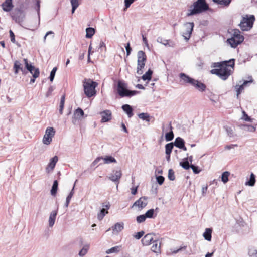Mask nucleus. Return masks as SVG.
Here are the masks:
<instances>
[{
	"label": "nucleus",
	"mask_w": 257,
	"mask_h": 257,
	"mask_svg": "<svg viewBox=\"0 0 257 257\" xmlns=\"http://www.w3.org/2000/svg\"><path fill=\"white\" fill-rule=\"evenodd\" d=\"M239 127L243 131L254 132L256 130V127L251 125L248 124H240Z\"/></svg>",
	"instance_id": "obj_28"
},
{
	"label": "nucleus",
	"mask_w": 257,
	"mask_h": 257,
	"mask_svg": "<svg viewBox=\"0 0 257 257\" xmlns=\"http://www.w3.org/2000/svg\"><path fill=\"white\" fill-rule=\"evenodd\" d=\"M124 228V224L122 222L116 223L112 227V230L117 232H120Z\"/></svg>",
	"instance_id": "obj_36"
},
{
	"label": "nucleus",
	"mask_w": 257,
	"mask_h": 257,
	"mask_svg": "<svg viewBox=\"0 0 257 257\" xmlns=\"http://www.w3.org/2000/svg\"><path fill=\"white\" fill-rule=\"evenodd\" d=\"M122 109L126 113L128 117L130 118L133 115V108L130 105L124 104L122 105Z\"/></svg>",
	"instance_id": "obj_30"
},
{
	"label": "nucleus",
	"mask_w": 257,
	"mask_h": 257,
	"mask_svg": "<svg viewBox=\"0 0 257 257\" xmlns=\"http://www.w3.org/2000/svg\"><path fill=\"white\" fill-rule=\"evenodd\" d=\"M230 37L228 38L226 43L232 48H236L244 40V37L238 29H232L229 32Z\"/></svg>",
	"instance_id": "obj_3"
},
{
	"label": "nucleus",
	"mask_w": 257,
	"mask_h": 257,
	"mask_svg": "<svg viewBox=\"0 0 257 257\" xmlns=\"http://www.w3.org/2000/svg\"><path fill=\"white\" fill-rule=\"evenodd\" d=\"M168 177V179L171 181H173L175 179L174 172L173 170L171 169L169 170Z\"/></svg>",
	"instance_id": "obj_48"
},
{
	"label": "nucleus",
	"mask_w": 257,
	"mask_h": 257,
	"mask_svg": "<svg viewBox=\"0 0 257 257\" xmlns=\"http://www.w3.org/2000/svg\"><path fill=\"white\" fill-rule=\"evenodd\" d=\"M254 20L253 15H251L249 17L246 16V17L242 18L239 25L242 31H248L252 28Z\"/></svg>",
	"instance_id": "obj_7"
},
{
	"label": "nucleus",
	"mask_w": 257,
	"mask_h": 257,
	"mask_svg": "<svg viewBox=\"0 0 257 257\" xmlns=\"http://www.w3.org/2000/svg\"><path fill=\"white\" fill-rule=\"evenodd\" d=\"M138 117H139V118H140L143 120H146L147 122H149L150 120V116L147 113H140L138 115Z\"/></svg>",
	"instance_id": "obj_43"
},
{
	"label": "nucleus",
	"mask_w": 257,
	"mask_h": 257,
	"mask_svg": "<svg viewBox=\"0 0 257 257\" xmlns=\"http://www.w3.org/2000/svg\"><path fill=\"white\" fill-rule=\"evenodd\" d=\"M146 219V217H145V215H141L139 216H138L136 218V221L138 223H141L142 222H144Z\"/></svg>",
	"instance_id": "obj_47"
},
{
	"label": "nucleus",
	"mask_w": 257,
	"mask_h": 257,
	"mask_svg": "<svg viewBox=\"0 0 257 257\" xmlns=\"http://www.w3.org/2000/svg\"><path fill=\"white\" fill-rule=\"evenodd\" d=\"M192 86H194L196 89L200 91H204L206 89V85L197 80H194Z\"/></svg>",
	"instance_id": "obj_23"
},
{
	"label": "nucleus",
	"mask_w": 257,
	"mask_h": 257,
	"mask_svg": "<svg viewBox=\"0 0 257 257\" xmlns=\"http://www.w3.org/2000/svg\"><path fill=\"white\" fill-rule=\"evenodd\" d=\"M252 80L251 79L249 81H244L241 85H236L235 86V89L237 92V97H238L239 95L241 93L242 91L244 89V86H245L247 83L252 82Z\"/></svg>",
	"instance_id": "obj_26"
},
{
	"label": "nucleus",
	"mask_w": 257,
	"mask_h": 257,
	"mask_svg": "<svg viewBox=\"0 0 257 257\" xmlns=\"http://www.w3.org/2000/svg\"><path fill=\"white\" fill-rule=\"evenodd\" d=\"M145 232L144 231H141L136 233L135 234L133 235V236L136 239H140L144 234Z\"/></svg>",
	"instance_id": "obj_52"
},
{
	"label": "nucleus",
	"mask_w": 257,
	"mask_h": 257,
	"mask_svg": "<svg viewBox=\"0 0 257 257\" xmlns=\"http://www.w3.org/2000/svg\"><path fill=\"white\" fill-rule=\"evenodd\" d=\"M9 33H10V38H11V41L13 43H15L16 40H15V35H14V33L13 32V31L11 30H10L9 31Z\"/></svg>",
	"instance_id": "obj_58"
},
{
	"label": "nucleus",
	"mask_w": 257,
	"mask_h": 257,
	"mask_svg": "<svg viewBox=\"0 0 257 257\" xmlns=\"http://www.w3.org/2000/svg\"><path fill=\"white\" fill-rule=\"evenodd\" d=\"M55 131L52 127L47 128L45 134L43 138V143L45 145H49L52 141V138L54 136Z\"/></svg>",
	"instance_id": "obj_11"
},
{
	"label": "nucleus",
	"mask_w": 257,
	"mask_h": 257,
	"mask_svg": "<svg viewBox=\"0 0 257 257\" xmlns=\"http://www.w3.org/2000/svg\"><path fill=\"white\" fill-rule=\"evenodd\" d=\"M70 2L72 5V13L73 14L75 10L79 6L78 0H70Z\"/></svg>",
	"instance_id": "obj_44"
},
{
	"label": "nucleus",
	"mask_w": 257,
	"mask_h": 257,
	"mask_svg": "<svg viewBox=\"0 0 257 257\" xmlns=\"http://www.w3.org/2000/svg\"><path fill=\"white\" fill-rule=\"evenodd\" d=\"M2 7L3 8V10L4 11H6V12L10 11L13 7V5L12 4V0H5V2H4L2 4Z\"/></svg>",
	"instance_id": "obj_24"
},
{
	"label": "nucleus",
	"mask_w": 257,
	"mask_h": 257,
	"mask_svg": "<svg viewBox=\"0 0 257 257\" xmlns=\"http://www.w3.org/2000/svg\"><path fill=\"white\" fill-rule=\"evenodd\" d=\"M190 168L192 169L193 170V172L195 173V174H198L200 173V170L199 169L198 167V166H196L194 165H190Z\"/></svg>",
	"instance_id": "obj_53"
},
{
	"label": "nucleus",
	"mask_w": 257,
	"mask_h": 257,
	"mask_svg": "<svg viewBox=\"0 0 257 257\" xmlns=\"http://www.w3.org/2000/svg\"><path fill=\"white\" fill-rule=\"evenodd\" d=\"M173 144L174 146L180 149L185 144V141L183 139L178 137L176 138Z\"/></svg>",
	"instance_id": "obj_32"
},
{
	"label": "nucleus",
	"mask_w": 257,
	"mask_h": 257,
	"mask_svg": "<svg viewBox=\"0 0 257 257\" xmlns=\"http://www.w3.org/2000/svg\"><path fill=\"white\" fill-rule=\"evenodd\" d=\"M194 26V24L193 22H188L184 24L183 26L184 31L182 32V36L186 41H188L190 39Z\"/></svg>",
	"instance_id": "obj_10"
},
{
	"label": "nucleus",
	"mask_w": 257,
	"mask_h": 257,
	"mask_svg": "<svg viewBox=\"0 0 257 257\" xmlns=\"http://www.w3.org/2000/svg\"><path fill=\"white\" fill-rule=\"evenodd\" d=\"M212 230L211 228H206L205 232L203 233V236L204 239L207 241H211L212 238Z\"/></svg>",
	"instance_id": "obj_31"
},
{
	"label": "nucleus",
	"mask_w": 257,
	"mask_h": 257,
	"mask_svg": "<svg viewBox=\"0 0 257 257\" xmlns=\"http://www.w3.org/2000/svg\"><path fill=\"white\" fill-rule=\"evenodd\" d=\"M56 71H57V67H54L50 73L49 78H50V80L51 82H52L54 80Z\"/></svg>",
	"instance_id": "obj_50"
},
{
	"label": "nucleus",
	"mask_w": 257,
	"mask_h": 257,
	"mask_svg": "<svg viewBox=\"0 0 257 257\" xmlns=\"http://www.w3.org/2000/svg\"><path fill=\"white\" fill-rule=\"evenodd\" d=\"M53 91V87H52V86L50 87L49 88L48 91H47V93L46 94V97H48L51 94Z\"/></svg>",
	"instance_id": "obj_61"
},
{
	"label": "nucleus",
	"mask_w": 257,
	"mask_h": 257,
	"mask_svg": "<svg viewBox=\"0 0 257 257\" xmlns=\"http://www.w3.org/2000/svg\"><path fill=\"white\" fill-rule=\"evenodd\" d=\"M119 251V247L118 246H116L112 247L110 249L107 250L106 252L107 254H109V253H114V252H117Z\"/></svg>",
	"instance_id": "obj_49"
},
{
	"label": "nucleus",
	"mask_w": 257,
	"mask_h": 257,
	"mask_svg": "<svg viewBox=\"0 0 257 257\" xmlns=\"http://www.w3.org/2000/svg\"><path fill=\"white\" fill-rule=\"evenodd\" d=\"M249 255L250 256H255V257H257V251L254 250H250L249 251Z\"/></svg>",
	"instance_id": "obj_64"
},
{
	"label": "nucleus",
	"mask_w": 257,
	"mask_h": 257,
	"mask_svg": "<svg viewBox=\"0 0 257 257\" xmlns=\"http://www.w3.org/2000/svg\"><path fill=\"white\" fill-rule=\"evenodd\" d=\"M122 176V172L120 170H113L112 172L110 174L107 178L113 182L117 183V187H118V184L119 183V180Z\"/></svg>",
	"instance_id": "obj_13"
},
{
	"label": "nucleus",
	"mask_w": 257,
	"mask_h": 257,
	"mask_svg": "<svg viewBox=\"0 0 257 257\" xmlns=\"http://www.w3.org/2000/svg\"><path fill=\"white\" fill-rule=\"evenodd\" d=\"M58 181L57 180H55L53 182V185H52V188L51 190V194L52 195H53V196L56 195V194L57 193V189H58Z\"/></svg>",
	"instance_id": "obj_38"
},
{
	"label": "nucleus",
	"mask_w": 257,
	"mask_h": 257,
	"mask_svg": "<svg viewBox=\"0 0 257 257\" xmlns=\"http://www.w3.org/2000/svg\"><path fill=\"white\" fill-rule=\"evenodd\" d=\"M147 200V197H142L140 198L133 204L132 207H138L140 210L142 209L147 205L148 203Z\"/></svg>",
	"instance_id": "obj_15"
},
{
	"label": "nucleus",
	"mask_w": 257,
	"mask_h": 257,
	"mask_svg": "<svg viewBox=\"0 0 257 257\" xmlns=\"http://www.w3.org/2000/svg\"><path fill=\"white\" fill-rule=\"evenodd\" d=\"M174 147L173 143H168L165 145V153L166 155H170Z\"/></svg>",
	"instance_id": "obj_39"
},
{
	"label": "nucleus",
	"mask_w": 257,
	"mask_h": 257,
	"mask_svg": "<svg viewBox=\"0 0 257 257\" xmlns=\"http://www.w3.org/2000/svg\"><path fill=\"white\" fill-rule=\"evenodd\" d=\"M26 70L32 75L33 77L37 78L39 76L40 71L38 68H35L31 63H29L27 59H24Z\"/></svg>",
	"instance_id": "obj_8"
},
{
	"label": "nucleus",
	"mask_w": 257,
	"mask_h": 257,
	"mask_svg": "<svg viewBox=\"0 0 257 257\" xmlns=\"http://www.w3.org/2000/svg\"><path fill=\"white\" fill-rule=\"evenodd\" d=\"M86 37L87 38H91L95 33V30L94 28L91 27H89L86 28Z\"/></svg>",
	"instance_id": "obj_40"
},
{
	"label": "nucleus",
	"mask_w": 257,
	"mask_h": 257,
	"mask_svg": "<svg viewBox=\"0 0 257 257\" xmlns=\"http://www.w3.org/2000/svg\"><path fill=\"white\" fill-rule=\"evenodd\" d=\"M101 160H102V157H98L92 162V165L94 166L97 164Z\"/></svg>",
	"instance_id": "obj_59"
},
{
	"label": "nucleus",
	"mask_w": 257,
	"mask_h": 257,
	"mask_svg": "<svg viewBox=\"0 0 257 257\" xmlns=\"http://www.w3.org/2000/svg\"><path fill=\"white\" fill-rule=\"evenodd\" d=\"M153 71L151 69H149L148 71L142 76V79L145 80H150L151 79Z\"/></svg>",
	"instance_id": "obj_41"
},
{
	"label": "nucleus",
	"mask_w": 257,
	"mask_h": 257,
	"mask_svg": "<svg viewBox=\"0 0 257 257\" xmlns=\"http://www.w3.org/2000/svg\"><path fill=\"white\" fill-rule=\"evenodd\" d=\"M212 1L221 7H227L231 2V0H212Z\"/></svg>",
	"instance_id": "obj_34"
},
{
	"label": "nucleus",
	"mask_w": 257,
	"mask_h": 257,
	"mask_svg": "<svg viewBox=\"0 0 257 257\" xmlns=\"http://www.w3.org/2000/svg\"><path fill=\"white\" fill-rule=\"evenodd\" d=\"M155 234L153 233H148L145 235L141 240L144 246H148L155 240Z\"/></svg>",
	"instance_id": "obj_14"
},
{
	"label": "nucleus",
	"mask_w": 257,
	"mask_h": 257,
	"mask_svg": "<svg viewBox=\"0 0 257 257\" xmlns=\"http://www.w3.org/2000/svg\"><path fill=\"white\" fill-rule=\"evenodd\" d=\"M173 127L171 125V122H170L167 125L166 128L164 126H162L163 132H166L165 134V139L167 141H170L174 138V133L172 131Z\"/></svg>",
	"instance_id": "obj_12"
},
{
	"label": "nucleus",
	"mask_w": 257,
	"mask_h": 257,
	"mask_svg": "<svg viewBox=\"0 0 257 257\" xmlns=\"http://www.w3.org/2000/svg\"><path fill=\"white\" fill-rule=\"evenodd\" d=\"M229 174L230 173L227 171H225L222 173L221 175V180L224 183H226L228 182Z\"/></svg>",
	"instance_id": "obj_45"
},
{
	"label": "nucleus",
	"mask_w": 257,
	"mask_h": 257,
	"mask_svg": "<svg viewBox=\"0 0 257 257\" xmlns=\"http://www.w3.org/2000/svg\"><path fill=\"white\" fill-rule=\"evenodd\" d=\"M180 165L186 170H188L190 168V165L187 158H185L183 162H181Z\"/></svg>",
	"instance_id": "obj_42"
},
{
	"label": "nucleus",
	"mask_w": 257,
	"mask_h": 257,
	"mask_svg": "<svg viewBox=\"0 0 257 257\" xmlns=\"http://www.w3.org/2000/svg\"><path fill=\"white\" fill-rule=\"evenodd\" d=\"M11 16L16 23L21 24L24 20L25 14L23 10L16 9L12 12Z\"/></svg>",
	"instance_id": "obj_9"
},
{
	"label": "nucleus",
	"mask_w": 257,
	"mask_h": 257,
	"mask_svg": "<svg viewBox=\"0 0 257 257\" xmlns=\"http://www.w3.org/2000/svg\"><path fill=\"white\" fill-rule=\"evenodd\" d=\"M156 180L159 185H162L164 181V177L162 176H157Z\"/></svg>",
	"instance_id": "obj_54"
},
{
	"label": "nucleus",
	"mask_w": 257,
	"mask_h": 257,
	"mask_svg": "<svg viewBox=\"0 0 257 257\" xmlns=\"http://www.w3.org/2000/svg\"><path fill=\"white\" fill-rule=\"evenodd\" d=\"M224 128L225 129L228 137L231 138L234 137L236 136L234 132L235 128L233 126L225 125L224 126Z\"/></svg>",
	"instance_id": "obj_29"
},
{
	"label": "nucleus",
	"mask_w": 257,
	"mask_h": 257,
	"mask_svg": "<svg viewBox=\"0 0 257 257\" xmlns=\"http://www.w3.org/2000/svg\"><path fill=\"white\" fill-rule=\"evenodd\" d=\"M117 91L119 95L121 97H131L139 93L138 91L127 89V84L123 81H118Z\"/></svg>",
	"instance_id": "obj_5"
},
{
	"label": "nucleus",
	"mask_w": 257,
	"mask_h": 257,
	"mask_svg": "<svg viewBox=\"0 0 257 257\" xmlns=\"http://www.w3.org/2000/svg\"><path fill=\"white\" fill-rule=\"evenodd\" d=\"M100 114L101 115V122H106L110 121L111 119V112L109 110H104L101 112H100Z\"/></svg>",
	"instance_id": "obj_21"
},
{
	"label": "nucleus",
	"mask_w": 257,
	"mask_h": 257,
	"mask_svg": "<svg viewBox=\"0 0 257 257\" xmlns=\"http://www.w3.org/2000/svg\"><path fill=\"white\" fill-rule=\"evenodd\" d=\"M13 69L15 74H17L19 71H21L23 75H25L27 74L26 68H23L22 65L19 61H15Z\"/></svg>",
	"instance_id": "obj_17"
},
{
	"label": "nucleus",
	"mask_w": 257,
	"mask_h": 257,
	"mask_svg": "<svg viewBox=\"0 0 257 257\" xmlns=\"http://www.w3.org/2000/svg\"><path fill=\"white\" fill-rule=\"evenodd\" d=\"M243 116L242 118L243 119H244L246 121H250V122L252 121V119L250 118V117H249L244 111L243 112Z\"/></svg>",
	"instance_id": "obj_56"
},
{
	"label": "nucleus",
	"mask_w": 257,
	"mask_h": 257,
	"mask_svg": "<svg viewBox=\"0 0 257 257\" xmlns=\"http://www.w3.org/2000/svg\"><path fill=\"white\" fill-rule=\"evenodd\" d=\"M152 243L153 245L151 247V250L157 254L160 253L161 241H159L158 239L155 238Z\"/></svg>",
	"instance_id": "obj_20"
},
{
	"label": "nucleus",
	"mask_w": 257,
	"mask_h": 257,
	"mask_svg": "<svg viewBox=\"0 0 257 257\" xmlns=\"http://www.w3.org/2000/svg\"><path fill=\"white\" fill-rule=\"evenodd\" d=\"M186 248V246L180 247L179 248L176 249V250H173L172 249H170V252L169 253V254H176L178 252H179L180 251H181L183 249H185Z\"/></svg>",
	"instance_id": "obj_51"
},
{
	"label": "nucleus",
	"mask_w": 257,
	"mask_h": 257,
	"mask_svg": "<svg viewBox=\"0 0 257 257\" xmlns=\"http://www.w3.org/2000/svg\"><path fill=\"white\" fill-rule=\"evenodd\" d=\"M125 49L126 51V56H128L130 55L132 51V48L130 47V43L127 44L126 46H125Z\"/></svg>",
	"instance_id": "obj_57"
},
{
	"label": "nucleus",
	"mask_w": 257,
	"mask_h": 257,
	"mask_svg": "<svg viewBox=\"0 0 257 257\" xmlns=\"http://www.w3.org/2000/svg\"><path fill=\"white\" fill-rule=\"evenodd\" d=\"M237 145L236 144H232L230 145H226L225 146V150H230L231 149L234 148L235 147H237Z\"/></svg>",
	"instance_id": "obj_62"
},
{
	"label": "nucleus",
	"mask_w": 257,
	"mask_h": 257,
	"mask_svg": "<svg viewBox=\"0 0 257 257\" xmlns=\"http://www.w3.org/2000/svg\"><path fill=\"white\" fill-rule=\"evenodd\" d=\"M52 35V38H53L54 37V33L53 31H48V32H47V33L45 34L44 37V42H45V41H46V37L47 36H48V35Z\"/></svg>",
	"instance_id": "obj_60"
},
{
	"label": "nucleus",
	"mask_w": 257,
	"mask_h": 257,
	"mask_svg": "<svg viewBox=\"0 0 257 257\" xmlns=\"http://www.w3.org/2000/svg\"><path fill=\"white\" fill-rule=\"evenodd\" d=\"M103 207H105V208H102L100 212L98 213L97 214V218L99 220H101L104 216L108 213V211L107 210L109 208L110 205H103Z\"/></svg>",
	"instance_id": "obj_27"
},
{
	"label": "nucleus",
	"mask_w": 257,
	"mask_h": 257,
	"mask_svg": "<svg viewBox=\"0 0 257 257\" xmlns=\"http://www.w3.org/2000/svg\"><path fill=\"white\" fill-rule=\"evenodd\" d=\"M179 77L185 83L189 84L191 85H192L193 82H195L194 79L189 77L184 73H181L179 74Z\"/></svg>",
	"instance_id": "obj_22"
},
{
	"label": "nucleus",
	"mask_w": 257,
	"mask_h": 257,
	"mask_svg": "<svg viewBox=\"0 0 257 257\" xmlns=\"http://www.w3.org/2000/svg\"><path fill=\"white\" fill-rule=\"evenodd\" d=\"M84 93L88 97H91L95 95L96 91L95 88L97 86V82L90 79H85L83 82Z\"/></svg>",
	"instance_id": "obj_4"
},
{
	"label": "nucleus",
	"mask_w": 257,
	"mask_h": 257,
	"mask_svg": "<svg viewBox=\"0 0 257 257\" xmlns=\"http://www.w3.org/2000/svg\"><path fill=\"white\" fill-rule=\"evenodd\" d=\"M208 8V5L205 0H197L190 7L187 16H191L201 13L207 10Z\"/></svg>",
	"instance_id": "obj_2"
},
{
	"label": "nucleus",
	"mask_w": 257,
	"mask_h": 257,
	"mask_svg": "<svg viewBox=\"0 0 257 257\" xmlns=\"http://www.w3.org/2000/svg\"><path fill=\"white\" fill-rule=\"evenodd\" d=\"M256 180H255V176L253 173H251L250 176L249 180L248 181H246L245 183V185L249 186H253L255 183Z\"/></svg>",
	"instance_id": "obj_35"
},
{
	"label": "nucleus",
	"mask_w": 257,
	"mask_h": 257,
	"mask_svg": "<svg viewBox=\"0 0 257 257\" xmlns=\"http://www.w3.org/2000/svg\"><path fill=\"white\" fill-rule=\"evenodd\" d=\"M157 42L162 44L164 45L165 46H168L169 47H174L176 45V43L174 41L171 40H166L163 39L162 37H159L157 39Z\"/></svg>",
	"instance_id": "obj_19"
},
{
	"label": "nucleus",
	"mask_w": 257,
	"mask_h": 257,
	"mask_svg": "<svg viewBox=\"0 0 257 257\" xmlns=\"http://www.w3.org/2000/svg\"><path fill=\"white\" fill-rule=\"evenodd\" d=\"M135 1V0H125L124 1V3H125V9H127V8H128L130 7V6H131V5L134 3V2Z\"/></svg>",
	"instance_id": "obj_55"
},
{
	"label": "nucleus",
	"mask_w": 257,
	"mask_h": 257,
	"mask_svg": "<svg viewBox=\"0 0 257 257\" xmlns=\"http://www.w3.org/2000/svg\"><path fill=\"white\" fill-rule=\"evenodd\" d=\"M89 247L90 245L88 244L84 245L82 248L79 252V255L80 256H84L85 255H86L89 249Z\"/></svg>",
	"instance_id": "obj_37"
},
{
	"label": "nucleus",
	"mask_w": 257,
	"mask_h": 257,
	"mask_svg": "<svg viewBox=\"0 0 257 257\" xmlns=\"http://www.w3.org/2000/svg\"><path fill=\"white\" fill-rule=\"evenodd\" d=\"M57 214V210L52 211L50 213L49 217V220H48L49 227H52L54 225Z\"/></svg>",
	"instance_id": "obj_25"
},
{
	"label": "nucleus",
	"mask_w": 257,
	"mask_h": 257,
	"mask_svg": "<svg viewBox=\"0 0 257 257\" xmlns=\"http://www.w3.org/2000/svg\"><path fill=\"white\" fill-rule=\"evenodd\" d=\"M58 161V157L57 156H55L50 160V162L46 168V171L47 173H49L52 171Z\"/></svg>",
	"instance_id": "obj_18"
},
{
	"label": "nucleus",
	"mask_w": 257,
	"mask_h": 257,
	"mask_svg": "<svg viewBox=\"0 0 257 257\" xmlns=\"http://www.w3.org/2000/svg\"><path fill=\"white\" fill-rule=\"evenodd\" d=\"M207 186H203L202 187V194L203 196H204L206 193V191L207 190Z\"/></svg>",
	"instance_id": "obj_63"
},
{
	"label": "nucleus",
	"mask_w": 257,
	"mask_h": 257,
	"mask_svg": "<svg viewBox=\"0 0 257 257\" xmlns=\"http://www.w3.org/2000/svg\"><path fill=\"white\" fill-rule=\"evenodd\" d=\"M146 60L147 56L145 53L142 50L139 51L137 53V74H141L142 73V70L145 67Z\"/></svg>",
	"instance_id": "obj_6"
},
{
	"label": "nucleus",
	"mask_w": 257,
	"mask_h": 257,
	"mask_svg": "<svg viewBox=\"0 0 257 257\" xmlns=\"http://www.w3.org/2000/svg\"><path fill=\"white\" fill-rule=\"evenodd\" d=\"M84 114L83 110L78 108L75 110L74 113V117L72 118V122L73 124H76L78 120L81 119Z\"/></svg>",
	"instance_id": "obj_16"
},
{
	"label": "nucleus",
	"mask_w": 257,
	"mask_h": 257,
	"mask_svg": "<svg viewBox=\"0 0 257 257\" xmlns=\"http://www.w3.org/2000/svg\"><path fill=\"white\" fill-rule=\"evenodd\" d=\"M102 160L104 164H110L112 163H116V159L111 156H105L104 157H102Z\"/></svg>",
	"instance_id": "obj_33"
},
{
	"label": "nucleus",
	"mask_w": 257,
	"mask_h": 257,
	"mask_svg": "<svg viewBox=\"0 0 257 257\" xmlns=\"http://www.w3.org/2000/svg\"><path fill=\"white\" fill-rule=\"evenodd\" d=\"M154 214V209H151L148 210L144 214L146 218H153V215Z\"/></svg>",
	"instance_id": "obj_46"
},
{
	"label": "nucleus",
	"mask_w": 257,
	"mask_h": 257,
	"mask_svg": "<svg viewBox=\"0 0 257 257\" xmlns=\"http://www.w3.org/2000/svg\"><path fill=\"white\" fill-rule=\"evenodd\" d=\"M234 59L221 62L214 63L213 67L216 68L212 69L211 73L216 74L223 80H226L232 72L234 67Z\"/></svg>",
	"instance_id": "obj_1"
}]
</instances>
